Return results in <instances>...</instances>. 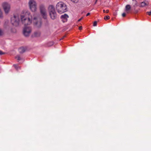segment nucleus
I'll list each match as a JSON object with an SVG mask.
<instances>
[{"label":"nucleus","mask_w":151,"mask_h":151,"mask_svg":"<svg viewBox=\"0 0 151 151\" xmlns=\"http://www.w3.org/2000/svg\"><path fill=\"white\" fill-rule=\"evenodd\" d=\"M56 8L58 12L60 14L65 12L67 11L66 5L62 2H59L57 4Z\"/></svg>","instance_id":"f257e3e1"},{"label":"nucleus","mask_w":151,"mask_h":151,"mask_svg":"<svg viewBox=\"0 0 151 151\" xmlns=\"http://www.w3.org/2000/svg\"><path fill=\"white\" fill-rule=\"evenodd\" d=\"M48 10L50 18L52 20L56 19L57 16L54 6L52 5H50L48 7Z\"/></svg>","instance_id":"f03ea898"},{"label":"nucleus","mask_w":151,"mask_h":151,"mask_svg":"<svg viewBox=\"0 0 151 151\" xmlns=\"http://www.w3.org/2000/svg\"><path fill=\"white\" fill-rule=\"evenodd\" d=\"M21 18L22 23L24 24L25 27H27L26 25H29L31 23L32 18L31 16L30 17H29L27 18L24 15H21Z\"/></svg>","instance_id":"7ed1b4c3"},{"label":"nucleus","mask_w":151,"mask_h":151,"mask_svg":"<svg viewBox=\"0 0 151 151\" xmlns=\"http://www.w3.org/2000/svg\"><path fill=\"white\" fill-rule=\"evenodd\" d=\"M19 22V18L17 15H14L11 18V23L14 26L16 27L18 26Z\"/></svg>","instance_id":"20e7f679"},{"label":"nucleus","mask_w":151,"mask_h":151,"mask_svg":"<svg viewBox=\"0 0 151 151\" xmlns=\"http://www.w3.org/2000/svg\"><path fill=\"white\" fill-rule=\"evenodd\" d=\"M33 22L37 27H40L42 25L41 19L39 17H34L33 19Z\"/></svg>","instance_id":"39448f33"},{"label":"nucleus","mask_w":151,"mask_h":151,"mask_svg":"<svg viewBox=\"0 0 151 151\" xmlns=\"http://www.w3.org/2000/svg\"><path fill=\"white\" fill-rule=\"evenodd\" d=\"M30 9L33 12L36 10V4L34 0H30L29 2Z\"/></svg>","instance_id":"423d86ee"},{"label":"nucleus","mask_w":151,"mask_h":151,"mask_svg":"<svg viewBox=\"0 0 151 151\" xmlns=\"http://www.w3.org/2000/svg\"><path fill=\"white\" fill-rule=\"evenodd\" d=\"M2 6L6 14H7L9 12L10 6L7 2H4L2 4Z\"/></svg>","instance_id":"0eeeda50"},{"label":"nucleus","mask_w":151,"mask_h":151,"mask_svg":"<svg viewBox=\"0 0 151 151\" xmlns=\"http://www.w3.org/2000/svg\"><path fill=\"white\" fill-rule=\"evenodd\" d=\"M31 32V29L29 27H25L23 29V34L25 37L29 36Z\"/></svg>","instance_id":"6e6552de"},{"label":"nucleus","mask_w":151,"mask_h":151,"mask_svg":"<svg viewBox=\"0 0 151 151\" xmlns=\"http://www.w3.org/2000/svg\"><path fill=\"white\" fill-rule=\"evenodd\" d=\"M68 17V16L66 14H64L63 15H62L60 17V18L62 20V21L63 22H67Z\"/></svg>","instance_id":"1a4fd4ad"},{"label":"nucleus","mask_w":151,"mask_h":151,"mask_svg":"<svg viewBox=\"0 0 151 151\" xmlns=\"http://www.w3.org/2000/svg\"><path fill=\"white\" fill-rule=\"evenodd\" d=\"M40 12L43 18L45 19H46L47 15L46 9L43 10H40Z\"/></svg>","instance_id":"9d476101"},{"label":"nucleus","mask_w":151,"mask_h":151,"mask_svg":"<svg viewBox=\"0 0 151 151\" xmlns=\"http://www.w3.org/2000/svg\"><path fill=\"white\" fill-rule=\"evenodd\" d=\"M149 4L148 2L146 1H145L143 2H142L140 5V7H143L145 6H147Z\"/></svg>","instance_id":"9b49d317"},{"label":"nucleus","mask_w":151,"mask_h":151,"mask_svg":"<svg viewBox=\"0 0 151 151\" xmlns=\"http://www.w3.org/2000/svg\"><path fill=\"white\" fill-rule=\"evenodd\" d=\"M25 51V49L23 47H20L19 49V52L21 54L24 52Z\"/></svg>","instance_id":"f8f14e48"},{"label":"nucleus","mask_w":151,"mask_h":151,"mask_svg":"<svg viewBox=\"0 0 151 151\" xmlns=\"http://www.w3.org/2000/svg\"><path fill=\"white\" fill-rule=\"evenodd\" d=\"M40 10H43L46 9L45 6L41 4L40 6Z\"/></svg>","instance_id":"ddd939ff"},{"label":"nucleus","mask_w":151,"mask_h":151,"mask_svg":"<svg viewBox=\"0 0 151 151\" xmlns=\"http://www.w3.org/2000/svg\"><path fill=\"white\" fill-rule=\"evenodd\" d=\"M40 35V33L39 32H36L34 33V36L35 37H38Z\"/></svg>","instance_id":"4468645a"},{"label":"nucleus","mask_w":151,"mask_h":151,"mask_svg":"<svg viewBox=\"0 0 151 151\" xmlns=\"http://www.w3.org/2000/svg\"><path fill=\"white\" fill-rule=\"evenodd\" d=\"M131 9V6L129 5H127L125 6V10L127 11Z\"/></svg>","instance_id":"2eb2a0df"},{"label":"nucleus","mask_w":151,"mask_h":151,"mask_svg":"<svg viewBox=\"0 0 151 151\" xmlns=\"http://www.w3.org/2000/svg\"><path fill=\"white\" fill-rule=\"evenodd\" d=\"M54 44V43L52 42H48L47 44V47H50Z\"/></svg>","instance_id":"dca6fc26"},{"label":"nucleus","mask_w":151,"mask_h":151,"mask_svg":"<svg viewBox=\"0 0 151 151\" xmlns=\"http://www.w3.org/2000/svg\"><path fill=\"white\" fill-rule=\"evenodd\" d=\"M4 34V31L0 28V36H2Z\"/></svg>","instance_id":"f3484780"},{"label":"nucleus","mask_w":151,"mask_h":151,"mask_svg":"<svg viewBox=\"0 0 151 151\" xmlns=\"http://www.w3.org/2000/svg\"><path fill=\"white\" fill-rule=\"evenodd\" d=\"M133 3L134 4V6L135 7L137 5V2L136 0H134L133 1Z\"/></svg>","instance_id":"a211bd4d"},{"label":"nucleus","mask_w":151,"mask_h":151,"mask_svg":"<svg viewBox=\"0 0 151 151\" xmlns=\"http://www.w3.org/2000/svg\"><path fill=\"white\" fill-rule=\"evenodd\" d=\"M15 58L17 59L18 60H20L21 59L20 56L19 55H17L15 57Z\"/></svg>","instance_id":"6ab92c4d"},{"label":"nucleus","mask_w":151,"mask_h":151,"mask_svg":"<svg viewBox=\"0 0 151 151\" xmlns=\"http://www.w3.org/2000/svg\"><path fill=\"white\" fill-rule=\"evenodd\" d=\"M109 19V16H106L104 17V19L106 20H108Z\"/></svg>","instance_id":"aec40b11"},{"label":"nucleus","mask_w":151,"mask_h":151,"mask_svg":"<svg viewBox=\"0 0 151 151\" xmlns=\"http://www.w3.org/2000/svg\"><path fill=\"white\" fill-rule=\"evenodd\" d=\"M72 2L75 3H77L78 2L79 0H70Z\"/></svg>","instance_id":"412c9836"},{"label":"nucleus","mask_w":151,"mask_h":151,"mask_svg":"<svg viewBox=\"0 0 151 151\" xmlns=\"http://www.w3.org/2000/svg\"><path fill=\"white\" fill-rule=\"evenodd\" d=\"M3 17V16L2 15V12L1 11V9H0V18H2Z\"/></svg>","instance_id":"4be33fe9"},{"label":"nucleus","mask_w":151,"mask_h":151,"mask_svg":"<svg viewBox=\"0 0 151 151\" xmlns=\"http://www.w3.org/2000/svg\"><path fill=\"white\" fill-rule=\"evenodd\" d=\"M5 54V52H2L1 50H0V55H4Z\"/></svg>","instance_id":"5701e85b"},{"label":"nucleus","mask_w":151,"mask_h":151,"mask_svg":"<svg viewBox=\"0 0 151 151\" xmlns=\"http://www.w3.org/2000/svg\"><path fill=\"white\" fill-rule=\"evenodd\" d=\"M97 24V22L96 21H95L93 24V26H96Z\"/></svg>","instance_id":"b1692460"},{"label":"nucleus","mask_w":151,"mask_h":151,"mask_svg":"<svg viewBox=\"0 0 151 151\" xmlns=\"http://www.w3.org/2000/svg\"><path fill=\"white\" fill-rule=\"evenodd\" d=\"M147 14H148L149 15H151V11L150 12H147L146 13Z\"/></svg>","instance_id":"393cba45"},{"label":"nucleus","mask_w":151,"mask_h":151,"mask_svg":"<svg viewBox=\"0 0 151 151\" xmlns=\"http://www.w3.org/2000/svg\"><path fill=\"white\" fill-rule=\"evenodd\" d=\"M126 14L125 13H123L122 14V16L123 17H125L126 16Z\"/></svg>","instance_id":"a878e982"},{"label":"nucleus","mask_w":151,"mask_h":151,"mask_svg":"<svg viewBox=\"0 0 151 151\" xmlns=\"http://www.w3.org/2000/svg\"><path fill=\"white\" fill-rule=\"evenodd\" d=\"M83 18V17H82L80 19H79L78 21V22H80V21H81Z\"/></svg>","instance_id":"bb28decb"},{"label":"nucleus","mask_w":151,"mask_h":151,"mask_svg":"<svg viewBox=\"0 0 151 151\" xmlns=\"http://www.w3.org/2000/svg\"><path fill=\"white\" fill-rule=\"evenodd\" d=\"M82 29V26H80L79 27V29L80 30H81Z\"/></svg>","instance_id":"cd10ccee"},{"label":"nucleus","mask_w":151,"mask_h":151,"mask_svg":"<svg viewBox=\"0 0 151 151\" xmlns=\"http://www.w3.org/2000/svg\"><path fill=\"white\" fill-rule=\"evenodd\" d=\"M90 14V13H88L86 15V16H87L88 15H89Z\"/></svg>","instance_id":"c85d7f7f"},{"label":"nucleus","mask_w":151,"mask_h":151,"mask_svg":"<svg viewBox=\"0 0 151 151\" xmlns=\"http://www.w3.org/2000/svg\"><path fill=\"white\" fill-rule=\"evenodd\" d=\"M97 1H98V0H96L95 2L94 3V4H96V3H97Z\"/></svg>","instance_id":"c756f323"},{"label":"nucleus","mask_w":151,"mask_h":151,"mask_svg":"<svg viewBox=\"0 0 151 151\" xmlns=\"http://www.w3.org/2000/svg\"><path fill=\"white\" fill-rule=\"evenodd\" d=\"M106 13H108L109 12V10H107L106 11Z\"/></svg>","instance_id":"7c9ffc66"},{"label":"nucleus","mask_w":151,"mask_h":151,"mask_svg":"<svg viewBox=\"0 0 151 151\" xmlns=\"http://www.w3.org/2000/svg\"><path fill=\"white\" fill-rule=\"evenodd\" d=\"M103 12H104V13H105V12H106V11H105V10H104H104H103Z\"/></svg>","instance_id":"2f4dec72"},{"label":"nucleus","mask_w":151,"mask_h":151,"mask_svg":"<svg viewBox=\"0 0 151 151\" xmlns=\"http://www.w3.org/2000/svg\"><path fill=\"white\" fill-rule=\"evenodd\" d=\"M14 66L15 67V68H16L17 67V65H14Z\"/></svg>","instance_id":"473e14b6"},{"label":"nucleus","mask_w":151,"mask_h":151,"mask_svg":"<svg viewBox=\"0 0 151 151\" xmlns=\"http://www.w3.org/2000/svg\"><path fill=\"white\" fill-rule=\"evenodd\" d=\"M65 37V36H64L63 37L62 39H61L60 40H61L62 39H63V38L64 37Z\"/></svg>","instance_id":"72a5a7b5"},{"label":"nucleus","mask_w":151,"mask_h":151,"mask_svg":"<svg viewBox=\"0 0 151 151\" xmlns=\"http://www.w3.org/2000/svg\"><path fill=\"white\" fill-rule=\"evenodd\" d=\"M132 1H134V0H132Z\"/></svg>","instance_id":"f704fd0d"}]
</instances>
